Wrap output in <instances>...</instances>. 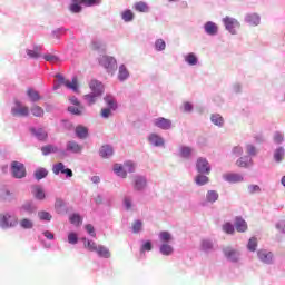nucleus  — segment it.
<instances>
[{"label":"nucleus","instance_id":"1","mask_svg":"<svg viewBox=\"0 0 285 285\" xmlns=\"http://www.w3.org/2000/svg\"><path fill=\"white\" fill-rule=\"evenodd\" d=\"M19 224V218L14 215L10 214H1L0 215V227L1 228H14Z\"/></svg>","mask_w":285,"mask_h":285},{"label":"nucleus","instance_id":"2","mask_svg":"<svg viewBox=\"0 0 285 285\" xmlns=\"http://www.w3.org/2000/svg\"><path fill=\"white\" fill-rule=\"evenodd\" d=\"M11 173L16 179H23V177H26L27 175L26 165L17 160H13L11 163Z\"/></svg>","mask_w":285,"mask_h":285},{"label":"nucleus","instance_id":"3","mask_svg":"<svg viewBox=\"0 0 285 285\" xmlns=\"http://www.w3.org/2000/svg\"><path fill=\"white\" fill-rule=\"evenodd\" d=\"M57 78L59 86H66V88H68L69 90H73V92H77V90H79V81L77 77H73L72 81L66 80V78H63V76L61 75H58Z\"/></svg>","mask_w":285,"mask_h":285},{"label":"nucleus","instance_id":"4","mask_svg":"<svg viewBox=\"0 0 285 285\" xmlns=\"http://www.w3.org/2000/svg\"><path fill=\"white\" fill-rule=\"evenodd\" d=\"M100 66L106 68L108 72H115L117 70V60L109 56H102L99 60Z\"/></svg>","mask_w":285,"mask_h":285},{"label":"nucleus","instance_id":"5","mask_svg":"<svg viewBox=\"0 0 285 285\" xmlns=\"http://www.w3.org/2000/svg\"><path fill=\"white\" fill-rule=\"evenodd\" d=\"M223 23L230 35H237V29H239V21L237 19L227 16L223 19Z\"/></svg>","mask_w":285,"mask_h":285},{"label":"nucleus","instance_id":"6","mask_svg":"<svg viewBox=\"0 0 285 285\" xmlns=\"http://www.w3.org/2000/svg\"><path fill=\"white\" fill-rule=\"evenodd\" d=\"M223 179L228 181V184H242L244 176L237 173H226L223 175Z\"/></svg>","mask_w":285,"mask_h":285},{"label":"nucleus","instance_id":"7","mask_svg":"<svg viewBox=\"0 0 285 285\" xmlns=\"http://www.w3.org/2000/svg\"><path fill=\"white\" fill-rule=\"evenodd\" d=\"M225 257L229 262H239V252L230 246L223 248Z\"/></svg>","mask_w":285,"mask_h":285},{"label":"nucleus","instance_id":"8","mask_svg":"<svg viewBox=\"0 0 285 285\" xmlns=\"http://www.w3.org/2000/svg\"><path fill=\"white\" fill-rule=\"evenodd\" d=\"M196 168L198 173H203L204 175H210V164L206 158H198Z\"/></svg>","mask_w":285,"mask_h":285},{"label":"nucleus","instance_id":"9","mask_svg":"<svg viewBox=\"0 0 285 285\" xmlns=\"http://www.w3.org/2000/svg\"><path fill=\"white\" fill-rule=\"evenodd\" d=\"M154 126H156V128H160L161 130H170L173 127V121H170V119L159 117L154 120Z\"/></svg>","mask_w":285,"mask_h":285},{"label":"nucleus","instance_id":"10","mask_svg":"<svg viewBox=\"0 0 285 285\" xmlns=\"http://www.w3.org/2000/svg\"><path fill=\"white\" fill-rule=\"evenodd\" d=\"M52 173L53 175H59V173H61L62 175H67V177H72V169L66 168L63 163H58L53 165Z\"/></svg>","mask_w":285,"mask_h":285},{"label":"nucleus","instance_id":"11","mask_svg":"<svg viewBox=\"0 0 285 285\" xmlns=\"http://www.w3.org/2000/svg\"><path fill=\"white\" fill-rule=\"evenodd\" d=\"M91 94L101 97L104 95V85L99 82L98 80H91L89 83Z\"/></svg>","mask_w":285,"mask_h":285},{"label":"nucleus","instance_id":"12","mask_svg":"<svg viewBox=\"0 0 285 285\" xmlns=\"http://www.w3.org/2000/svg\"><path fill=\"white\" fill-rule=\"evenodd\" d=\"M235 227L237 233H246L248 230V224L239 216L235 218Z\"/></svg>","mask_w":285,"mask_h":285},{"label":"nucleus","instance_id":"13","mask_svg":"<svg viewBox=\"0 0 285 285\" xmlns=\"http://www.w3.org/2000/svg\"><path fill=\"white\" fill-rule=\"evenodd\" d=\"M257 255L258 259L264 262V264H271V262H273V253L267 252L266 249L258 250Z\"/></svg>","mask_w":285,"mask_h":285},{"label":"nucleus","instance_id":"14","mask_svg":"<svg viewBox=\"0 0 285 285\" xmlns=\"http://www.w3.org/2000/svg\"><path fill=\"white\" fill-rule=\"evenodd\" d=\"M13 117H28L30 115V109L26 106H19L11 110Z\"/></svg>","mask_w":285,"mask_h":285},{"label":"nucleus","instance_id":"15","mask_svg":"<svg viewBox=\"0 0 285 285\" xmlns=\"http://www.w3.org/2000/svg\"><path fill=\"white\" fill-rule=\"evenodd\" d=\"M115 151L112 150V147L108 145L102 146L99 150V155L100 157H102V159H108L109 157H112Z\"/></svg>","mask_w":285,"mask_h":285},{"label":"nucleus","instance_id":"16","mask_svg":"<svg viewBox=\"0 0 285 285\" xmlns=\"http://www.w3.org/2000/svg\"><path fill=\"white\" fill-rule=\"evenodd\" d=\"M219 28L217 27V24L213 21H208L206 24H205V32L207 35H210V36H214V35H217Z\"/></svg>","mask_w":285,"mask_h":285},{"label":"nucleus","instance_id":"17","mask_svg":"<svg viewBox=\"0 0 285 285\" xmlns=\"http://www.w3.org/2000/svg\"><path fill=\"white\" fill-rule=\"evenodd\" d=\"M31 132L37 137V139H39V141H46L48 139V132H46V130H43L42 128H31Z\"/></svg>","mask_w":285,"mask_h":285},{"label":"nucleus","instance_id":"18","mask_svg":"<svg viewBox=\"0 0 285 285\" xmlns=\"http://www.w3.org/2000/svg\"><path fill=\"white\" fill-rule=\"evenodd\" d=\"M96 253L99 255V257H104L105 259H109L110 257V249L104 245H99Z\"/></svg>","mask_w":285,"mask_h":285},{"label":"nucleus","instance_id":"19","mask_svg":"<svg viewBox=\"0 0 285 285\" xmlns=\"http://www.w3.org/2000/svg\"><path fill=\"white\" fill-rule=\"evenodd\" d=\"M67 150H69L70 153L77 154V153H81L83 150V147L76 141H69L67 144Z\"/></svg>","mask_w":285,"mask_h":285},{"label":"nucleus","instance_id":"20","mask_svg":"<svg viewBox=\"0 0 285 285\" xmlns=\"http://www.w3.org/2000/svg\"><path fill=\"white\" fill-rule=\"evenodd\" d=\"M149 144H151L153 146H164V138H161L157 134H151L149 136Z\"/></svg>","mask_w":285,"mask_h":285},{"label":"nucleus","instance_id":"21","mask_svg":"<svg viewBox=\"0 0 285 285\" xmlns=\"http://www.w3.org/2000/svg\"><path fill=\"white\" fill-rule=\"evenodd\" d=\"M27 55L30 59H39L41 57V46H36L33 50L27 49Z\"/></svg>","mask_w":285,"mask_h":285},{"label":"nucleus","instance_id":"22","mask_svg":"<svg viewBox=\"0 0 285 285\" xmlns=\"http://www.w3.org/2000/svg\"><path fill=\"white\" fill-rule=\"evenodd\" d=\"M135 190H144L146 188V178L137 176L135 178Z\"/></svg>","mask_w":285,"mask_h":285},{"label":"nucleus","instance_id":"23","mask_svg":"<svg viewBox=\"0 0 285 285\" xmlns=\"http://www.w3.org/2000/svg\"><path fill=\"white\" fill-rule=\"evenodd\" d=\"M66 203L61 198H57L55 203V209L59 215H63L66 213Z\"/></svg>","mask_w":285,"mask_h":285},{"label":"nucleus","instance_id":"24","mask_svg":"<svg viewBox=\"0 0 285 285\" xmlns=\"http://www.w3.org/2000/svg\"><path fill=\"white\" fill-rule=\"evenodd\" d=\"M245 21L249 23V26H259V16L256 13H252L246 16Z\"/></svg>","mask_w":285,"mask_h":285},{"label":"nucleus","instance_id":"25","mask_svg":"<svg viewBox=\"0 0 285 285\" xmlns=\"http://www.w3.org/2000/svg\"><path fill=\"white\" fill-rule=\"evenodd\" d=\"M48 177V169L40 167L35 171V178L40 181V179H46Z\"/></svg>","mask_w":285,"mask_h":285},{"label":"nucleus","instance_id":"26","mask_svg":"<svg viewBox=\"0 0 285 285\" xmlns=\"http://www.w3.org/2000/svg\"><path fill=\"white\" fill-rule=\"evenodd\" d=\"M114 173H116L118 177H122V179H126V177H128V173H126L124 167L119 164L114 165Z\"/></svg>","mask_w":285,"mask_h":285},{"label":"nucleus","instance_id":"27","mask_svg":"<svg viewBox=\"0 0 285 285\" xmlns=\"http://www.w3.org/2000/svg\"><path fill=\"white\" fill-rule=\"evenodd\" d=\"M33 197H36V199H46V193L43 191V188H41V186H35L33 187Z\"/></svg>","mask_w":285,"mask_h":285},{"label":"nucleus","instance_id":"28","mask_svg":"<svg viewBox=\"0 0 285 285\" xmlns=\"http://www.w3.org/2000/svg\"><path fill=\"white\" fill-rule=\"evenodd\" d=\"M219 199V193L215 190H208L206 194V200L209 202V204H215Z\"/></svg>","mask_w":285,"mask_h":285},{"label":"nucleus","instance_id":"29","mask_svg":"<svg viewBox=\"0 0 285 285\" xmlns=\"http://www.w3.org/2000/svg\"><path fill=\"white\" fill-rule=\"evenodd\" d=\"M76 135L79 139H86L88 137V129L83 126L76 127Z\"/></svg>","mask_w":285,"mask_h":285},{"label":"nucleus","instance_id":"30","mask_svg":"<svg viewBox=\"0 0 285 285\" xmlns=\"http://www.w3.org/2000/svg\"><path fill=\"white\" fill-rule=\"evenodd\" d=\"M27 95H28V97H29V99L31 100V101H40V99H41V96L39 95V92L37 91V90H35V89H28L27 90Z\"/></svg>","mask_w":285,"mask_h":285},{"label":"nucleus","instance_id":"31","mask_svg":"<svg viewBox=\"0 0 285 285\" xmlns=\"http://www.w3.org/2000/svg\"><path fill=\"white\" fill-rule=\"evenodd\" d=\"M130 73L128 72V69H126V66L121 65L119 67L118 79H120V81H125V79H128Z\"/></svg>","mask_w":285,"mask_h":285},{"label":"nucleus","instance_id":"32","mask_svg":"<svg viewBox=\"0 0 285 285\" xmlns=\"http://www.w3.org/2000/svg\"><path fill=\"white\" fill-rule=\"evenodd\" d=\"M83 244H85V248H88L91 253H96L97 248L99 246H97V243L92 242V240H88L86 238H82Z\"/></svg>","mask_w":285,"mask_h":285},{"label":"nucleus","instance_id":"33","mask_svg":"<svg viewBox=\"0 0 285 285\" xmlns=\"http://www.w3.org/2000/svg\"><path fill=\"white\" fill-rule=\"evenodd\" d=\"M31 115H33V117H43L45 115L43 108H41L39 105L32 106Z\"/></svg>","mask_w":285,"mask_h":285},{"label":"nucleus","instance_id":"34","mask_svg":"<svg viewBox=\"0 0 285 285\" xmlns=\"http://www.w3.org/2000/svg\"><path fill=\"white\" fill-rule=\"evenodd\" d=\"M121 19L128 23L135 19V13L130 9H127L121 13Z\"/></svg>","mask_w":285,"mask_h":285},{"label":"nucleus","instance_id":"35","mask_svg":"<svg viewBox=\"0 0 285 285\" xmlns=\"http://www.w3.org/2000/svg\"><path fill=\"white\" fill-rule=\"evenodd\" d=\"M69 220L71 224H73V226H81L82 224V219H81V216L79 214H72L70 217H69Z\"/></svg>","mask_w":285,"mask_h":285},{"label":"nucleus","instance_id":"36","mask_svg":"<svg viewBox=\"0 0 285 285\" xmlns=\"http://www.w3.org/2000/svg\"><path fill=\"white\" fill-rule=\"evenodd\" d=\"M180 157H184V159H188V157H190V155H193V148L190 147H180Z\"/></svg>","mask_w":285,"mask_h":285},{"label":"nucleus","instance_id":"37","mask_svg":"<svg viewBox=\"0 0 285 285\" xmlns=\"http://www.w3.org/2000/svg\"><path fill=\"white\" fill-rule=\"evenodd\" d=\"M106 105L111 110H117V102L115 101V98L112 96L105 97Z\"/></svg>","mask_w":285,"mask_h":285},{"label":"nucleus","instance_id":"38","mask_svg":"<svg viewBox=\"0 0 285 285\" xmlns=\"http://www.w3.org/2000/svg\"><path fill=\"white\" fill-rule=\"evenodd\" d=\"M160 253L161 255H173V246H170L169 244H163L160 246Z\"/></svg>","mask_w":285,"mask_h":285},{"label":"nucleus","instance_id":"39","mask_svg":"<svg viewBox=\"0 0 285 285\" xmlns=\"http://www.w3.org/2000/svg\"><path fill=\"white\" fill-rule=\"evenodd\" d=\"M215 126H224V118L219 114H214L210 117Z\"/></svg>","mask_w":285,"mask_h":285},{"label":"nucleus","instance_id":"40","mask_svg":"<svg viewBox=\"0 0 285 285\" xmlns=\"http://www.w3.org/2000/svg\"><path fill=\"white\" fill-rule=\"evenodd\" d=\"M247 248L252 253H255L257 250V238H255V237L249 238Z\"/></svg>","mask_w":285,"mask_h":285},{"label":"nucleus","instance_id":"41","mask_svg":"<svg viewBox=\"0 0 285 285\" xmlns=\"http://www.w3.org/2000/svg\"><path fill=\"white\" fill-rule=\"evenodd\" d=\"M57 147L52 146V145H47L45 147L41 148V153L42 155H50V153H57Z\"/></svg>","mask_w":285,"mask_h":285},{"label":"nucleus","instance_id":"42","mask_svg":"<svg viewBox=\"0 0 285 285\" xmlns=\"http://www.w3.org/2000/svg\"><path fill=\"white\" fill-rule=\"evenodd\" d=\"M20 226L21 228H24L26 230L32 228V226H35V224L32 223V220L28 219V218H23L20 220Z\"/></svg>","mask_w":285,"mask_h":285},{"label":"nucleus","instance_id":"43","mask_svg":"<svg viewBox=\"0 0 285 285\" xmlns=\"http://www.w3.org/2000/svg\"><path fill=\"white\" fill-rule=\"evenodd\" d=\"M195 181L198 186H205V184H208L209 178L204 175H198V176H196Z\"/></svg>","mask_w":285,"mask_h":285},{"label":"nucleus","instance_id":"44","mask_svg":"<svg viewBox=\"0 0 285 285\" xmlns=\"http://www.w3.org/2000/svg\"><path fill=\"white\" fill-rule=\"evenodd\" d=\"M185 61L189 63V66H197V56L189 53L185 57Z\"/></svg>","mask_w":285,"mask_h":285},{"label":"nucleus","instance_id":"45","mask_svg":"<svg viewBox=\"0 0 285 285\" xmlns=\"http://www.w3.org/2000/svg\"><path fill=\"white\" fill-rule=\"evenodd\" d=\"M135 10L137 12H148V4H146V2H137L135 4Z\"/></svg>","mask_w":285,"mask_h":285},{"label":"nucleus","instance_id":"46","mask_svg":"<svg viewBox=\"0 0 285 285\" xmlns=\"http://www.w3.org/2000/svg\"><path fill=\"white\" fill-rule=\"evenodd\" d=\"M223 230L227 235H233L235 233V226H233V224H230V223H225L223 225Z\"/></svg>","mask_w":285,"mask_h":285},{"label":"nucleus","instance_id":"47","mask_svg":"<svg viewBox=\"0 0 285 285\" xmlns=\"http://www.w3.org/2000/svg\"><path fill=\"white\" fill-rule=\"evenodd\" d=\"M68 111L71 112V115H82L83 112V107L80 105V106H77V107H68Z\"/></svg>","mask_w":285,"mask_h":285},{"label":"nucleus","instance_id":"48","mask_svg":"<svg viewBox=\"0 0 285 285\" xmlns=\"http://www.w3.org/2000/svg\"><path fill=\"white\" fill-rule=\"evenodd\" d=\"M97 97H99V96H97V94H92V92L85 95V99L89 106H92V104H95L97 101Z\"/></svg>","mask_w":285,"mask_h":285},{"label":"nucleus","instance_id":"49","mask_svg":"<svg viewBox=\"0 0 285 285\" xmlns=\"http://www.w3.org/2000/svg\"><path fill=\"white\" fill-rule=\"evenodd\" d=\"M159 239L160 242L167 243V242H170V239H173V236L168 232H160Z\"/></svg>","mask_w":285,"mask_h":285},{"label":"nucleus","instance_id":"50","mask_svg":"<svg viewBox=\"0 0 285 285\" xmlns=\"http://www.w3.org/2000/svg\"><path fill=\"white\" fill-rule=\"evenodd\" d=\"M38 217L42 222H50V219H52V215H50V213H48V212H39Z\"/></svg>","mask_w":285,"mask_h":285},{"label":"nucleus","instance_id":"51","mask_svg":"<svg viewBox=\"0 0 285 285\" xmlns=\"http://www.w3.org/2000/svg\"><path fill=\"white\" fill-rule=\"evenodd\" d=\"M284 149L281 147L278 149H276L275 154H274V159L275 161H282V159H284Z\"/></svg>","mask_w":285,"mask_h":285},{"label":"nucleus","instance_id":"52","mask_svg":"<svg viewBox=\"0 0 285 285\" xmlns=\"http://www.w3.org/2000/svg\"><path fill=\"white\" fill-rule=\"evenodd\" d=\"M236 166H238V168H248V158H246V157H240V158L236 161Z\"/></svg>","mask_w":285,"mask_h":285},{"label":"nucleus","instance_id":"53","mask_svg":"<svg viewBox=\"0 0 285 285\" xmlns=\"http://www.w3.org/2000/svg\"><path fill=\"white\" fill-rule=\"evenodd\" d=\"M155 48L158 51L166 50V41H164L163 39L156 40Z\"/></svg>","mask_w":285,"mask_h":285},{"label":"nucleus","instance_id":"54","mask_svg":"<svg viewBox=\"0 0 285 285\" xmlns=\"http://www.w3.org/2000/svg\"><path fill=\"white\" fill-rule=\"evenodd\" d=\"M21 210L24 213H32L35 210V207H32V203L27 202L21 206Z\"/></svg>","mask_w":285,"mask_h":285},{"label":"nucleus","instance_id":"55","mask_svg":"<svg viewBox=\"0 0 285 285\" xmlns=\"http://www.w3.org/2000/svg\"><path fill=\"white\" fill-rule=\"evenodd\" d=\"M110 115H112V109H110V107L102 108L100 111V117H102L104 119H108V117H110Z\"/></svg>","mask_w":285,"mask_h":285},{"label":"nucleus","instance_id":"56","mask_svg":"<svg viewBox=\"0 0 285 285\" xmlns=\"http://www.w3.org/2000/svg\"><path fill=\"white\" fill-rule=\"evenodd\" d=\"M43 59L46 61H49L50 63H57V61H59V59L57 58V56L52 55V53H47L43 56Z\"/></svg>","mask_w":285,"mask_h":285},{"label":"nucleus","instance_id":"57","mask_svg":"<svg viewBox=\"0 0 285 285\" xmlns=\"http://www.w3.org/2000/svg\"><path fill=\"white\" fill-rule=\"evenodd\" d=\"M68 242L70 243V244H77L78 242H79V237L77 236V234H75V233H69V235H68Z\"/></svg>","mask_w":285,"mask_h":285},{"label":"nucleus","instance_id":"58","mask_svg":"<svg viewBox=\"0 0 285 285\" xmlns=\"http://www.w3.org/2000/svg\"><path fill=\"white\" fill-rule=\"evenodd\" d=\"M142 226H144V224L140 220L134 222V224H132L134 233H139V230H141Z\"/></svg>","mask_w":285,"mask_h":285},{"label":"nucleus","instance_id":"59","mask_svg":"<svg viewBox=\"0 0 285 285\" xmlns=\"http://www.w3.org/2000/svg\"><path fill=\"white\" fill-rule=\"evenodd\" d=\"M213 243L210 240H203L202 243V249L203 250H212Z\"/></svg>","mask_w":285,"mask_h":285},{"label":"nucleus","instance_id":"60","mask_svg":"<svg viewBox=\"0 0 285 285\" xmlns=\"http://www.w3.org/2000/svg\"><path fill=\"white\" fill-rule=\"evenodd\" d=\"M274 141L275 144H282V141H284V135H282L279 131H276L274 134Z\"/></svg>","mask_w":285,"mask_h":285},{"label":"nucleus","instance_id":"61","mask_svg":"<svg viewBox=\"0 0 285 285\" xmlns=\"http://www.w3.org/2000/svg\"><path fill=\"white\" fill-rule=\"evenodd\" d=\"M125 168L127 169V173H135V164L132 161H126Z\"/></svg>","mask_w":285,"mask_h":285},{"label":"nucleus","instance_id":"62","mask_svg":"<svg viewBox=\"0 0 285 285\" xmlns=\"http://www.w3.org/2000/svg\"><path fill=\"white\" fill-rule=\"evenodd\" d=\"M87 233L91 235V237H97V233H95V227L91 224L85 226Z\"/></svg>","mask_w":285,"mask_h":285},{"label":"nucleus","instance_id":"63","mask_svg":"<svg viewBox=\"0 0 285 285\" xmlns=\"http://www.w3.org/2000/svg\"><path fill=\"white\" fill-rule=\"evenodd\" d=\"M246 150L248 155H252V156L257 155V149L253 145H247Z\"/></svg>","mask_w":285,"mask_h":285},{"label":"nucleus","instance_id":"64","mask_svg":"<svg viewBox=\"0 0 285 285\" xmlns=\"http://www.w3.org/2000/svg\"><path fill=\"white\" fill-rule=\"evenodd\" d=\"M70 10L73 12V13H78L81 11V7L79 3L77 2H73L71 6H70Z\"/></svg>","mask_w":285,"mask_h":285}]
</instances>
